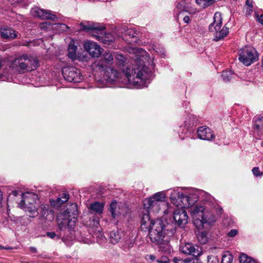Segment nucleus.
Returning a JSON list of instances; mask_svg holds the SVG:
<instances>
[{
	"label": "nucleus",
	"mask_w": 263,
	"mask_h": 263,
	"mask_svg": "<svg viewBox=\"0 0 263 263\" xmlns=\"http://www.w3.org/2000/svg\"><path fill=\"white\" fill-rule=\"evenodd\" d=\"M141 225L143 230L149 231L151 240L158 246L160 251L165 253H171L169 241L164 239L165 225L161 219L151 220L148 211L146 210V213L141 216Z\"/></svg>",
	"instance_id": "f257e3e1"
},
{
	"label": "nucleus",
	"mask_w": 263,
	"mask_h": 263,
	"mask_svg": "<svg viewBox=\"0 0 263 263\" xmlns=\"http://www.w3.org/2000/svg\"><path fill=\"white\" fill-rule=\"evenodd\" d=\"M216 13L214 15V21L210 24L209 30L210 32H213L214 37L213 40L215 41H219L223 39L229 34V28L223 26L221 28L222 22L221 18L216 21Z\"/></svg>",
	"instance_id": "423d86ee"
},
{
	"label": "nucleus",
	"mask_w": 263,
	"mask_h": 263,
	"mask_svg": "<svg viewBox=\"0 0 263 263\" xmlns=\"http://www.w3.org/2000/svg\"><path fill=\"white\" fill-rule=\"evenodd\" d=\"M61 197L63 200V202L65 203L67 202L69 199V194L67 193H64L62 194Z\"/></svg>",
	"instance_id": "79ce46f5"
},
{
	"label": "nucleus",
	"mask_w": 263,
	"mask_h": 263,
	"mask_svg": "<svg viewBox=\"0 0 263 263\" xmlns=\"http://www.w3.org/2000/svg\"><path fill=\"white\" fill-rule=\"evenodd\" d=\"M2 247L0 246V249H2Z\"/></svg>",
	"instance_id": "5fc2aeb1"
},
{
	"label": "nucleus",
	"mask_w": 263,
	"mask_h": 263,
	"mask_svg": "<svg viewBox=\"0 0 263 263\" xmlns=\"http://www.w3.org/2000/svg\"><path fill=\"white\" fill-rule=\"evenodd\" d=\"M40 215L39 217V223L45 226L47 222H51L54 219V212L47 204H42L40 206Z\"/></svg>",
	"instance_id": "9d476101"
},
{
	"label": "nucleus",
	"mask_w": 263,
	"mask_h": 263,
	"mask_svg": "<svg viewBox=\"0 0 263 263\" xmlns=\"http://www.w3.org/2000/svg\"><path fill=\"white\" fill-rule=\"evenodd\" d=\"M31 12L33 16L40 17L42 20L55 21L57 18V16L55 14L51 13L48 10L40 9L39 8H33Z\"/></svg>",
	"instance_id": "dca6fc26"
},
{
	"label": "nucleus",
	"mask_w": 263,
	"mask_h": 263,
	"mask_svg": "<svg viewBox=\"0 0 263 263\" xmlns=\"http://www.w3.org/2000/svg\"><path fill=\"white\" fill-rule=\"evenodd\" d=\"M173 262L175 263H189L190 262V259H183L180 257H175L173 259Z\"/></svg>",
	"instance_id": "e433bc0d"
},
{
	"label": "nucleus",
	"mask_w": 263,
	"mask_h": 263,
	"mask_svg": "<svg viewBox=\"0 0 263 263\" xmlns=\"http://www.w3.org/2000/svg\"><path fill=\"white\" fill-rule=\"evenodd\" d=\"M256 20L257 21L260 23L261 25H263V14H261L260 15H256Z\"/></svg>",
	"instance_id": "37998d69"
},
{
	"label": "nucleus",
	"mask_w": 263,
	"mask_h": 263,
	"mask_svg": "<svg viewBox=\"0 0 263 263\" xmlns=\"http://www.w3.org/2000/svg\"><path fill=\"white\" fill-rule=\"evenodd\" d=\"M239 260L240 263H257L255 260L245 254L240 255Z\"/></svg>",
	"instance_id": "7c9ffc66"
},
{
	"label": "nucleus",
	"mask_w": 263,
	"mask_h": 263,
	"mask_svg": "<svg viewBox=\"0 0 263 263\" xmlns=\"http://www.w3.org/2000/svg\"><path fill=\"white\" fill-rule=\"evenodd\" d=\"M252 171L253 175L256 177L261 176L263 175V173L260 171L259 168L258 167H254Z\"/></svg>",
	"instance_id": "4c0bfd02"
},
{
	"label": "nucleus",
	"mask_w": 263,
	"mask_h": 263,
	"mask_svg": "<svg viewBox=\"0 0 263 263\" xmlns=\"http://www.w3.org/2000/svg\"><path fill=\"white\" fill-rule=\"evenodd\" d=\"M165 196L162 192L156 193L153 196L144 199L143 206L146 209H152L155 206H158L159 203L165 200Z\"/></svg>",
	"instance_id": "9b49d317"
},
{
	"label": "nucleus",
	"mask_w": 263,
	"mask_h": 263,
	"mask_svg": "<svg viewBox=\"0 0 263 263\" xmlns=\"http://www.w3.org/2000/svg\"><path fill=\"white\" fill-rule=\"evenodd\" d=\"M253 129L254 132L258 136L263 135V117L256 115L253 118Z\"/></svg>",
	"instance_id": "412c9836"
},
{
	"label": "nucleus",
	"mask_w": 263,
	"mask_h": 263,
	"mask_svg": "<svg viewBox=\"0 0 263 263\" xmlns=\"http://www.w3.org/2000/svg\"><path fill=\"white\" fill-rule=\"evenodd\" d=\"M197 4L203 7H207L214 3L215 0H195Z\"/></svg>",
	"instance_id": "473e14b6"
},
{
	"label": "nucleus",
	"mask_w": 263,
	"mask_h": 263,
	"mask_svg": "<svg viewBox=\"0 0 263 263\" xmlns=\"http://www.w3.org/2000/svg\"><path fill=\"white\" fill-rule=\"evenodd\" d=\"M157 263H170L169 259L166 256H162L160 259H157Z\"/></svg>",
	"instance_id": "58836bf2"
},
{
	"label": "nucleus",
	"mask_w": 263,
	"mask_h": 263,
	"mask_svg": "<svg viewBox=\"0 0 263 263\" xmlns=\"http://www.w3.org/2000/svg\"><path fill=\"white\" fill-rule=\"evenodd\" d=\"M172 203L178 207L181 208L175 211L173 218L176 223L180 227H183L187 223L188 216L183 207L189 206L192 205L190 202V197L185 196L182 193H172L170 195Z\"/></svg>",
	"instance_id": "7ed1b4c3"
},
{
	"label": "nucleus",
	"mask_w": 263,
	"mask_h": 263,
	"mask_svg": "<svg viewBox=\"0 0 263 263\" xmlns=\"http://www.w3.org/2000/svg\"><path fill=\"white\" fill-rule=\"evenodd\" d=\"M39 65L36 58L30 54H23L11 62L10 67L18 73H22L35 70Z\"/></svg>",
	"instance_id": "39448f33"
},
{
	"label": "nucleus",
	"mask_w": 263,
	"mask_h": 263,
	"mask_svg": "<svg viewBox=\"0 0 263 263\" xmlns=\"http://www.w3.org/2000/svg\"><path fill=\"white\" fill-rule=\"evenodd\" d=\"M61 197H59L57 200H50L51 205L54 207L59 206L64 203Z\"/></svg>",
	"instance_id": "c9c22d12"
},
{
	"label": "nucleus",
	"mask_w": 263,
	"mask_h": 263,
	"mask_svg": "<svg viewBox=\"0 0 263 263\" xmlns=\"http://www.w3.org/2000/svg\"><path fill=\"white\" fill-rule=\"evenodd\" d=\"M235 74L231 70H225L221 74L223 80L226 82H229L234 78Z\"/></svg>",
	"instance_id": "cd10ccee"
},
{
	"label": "nucleus",
	"mask_w": 263,
	"mask_h": 263,
	"mask_svg": "<svg viewBox=\"0 0 263 263\" xmlns=\"http://www.w3.org/2000/svg\"><path fill=\"white\" fill-rule=\"evenodd\" d=\"M124 31L122 32V36L124 40L130 43L133 41H128L129 39H137L138 37V32L135 30V28H126L123 29Z\"/></svg>",
	"instance_id": "5701e85b"
},
{
	"label": "nucleus",
	"mask_w": 263,
	"mask_h": 263,
	"mask_svg": "<svg viewBox=\"0 0 263 263\" xmlns=\"http://www.w3.org/2000/svg\"><path fill=\"white\" fill-rule=\"evenodd\" d=\"M252 10H253V5L252 4H250L249 5V7H247V8H246L247 13L250 14L251 13V12L252 11Z\"/></svg>",
	"instance_id": "c03bdc74"
},
{
	"label": "nucleus",
	"mask_w": 263,
	"mask_h": 263,
	"mask_svg": "<svg viewBox=\"0 0 263 263\" xmlns=\"http://www.w3.org/2000/svg\"><path fill=\"white\" fill-rule=\"evenodd\" d=\"M30 251L32 253H36L37 252V249L36 248L33 247H31L29 248Z\"/></svg>",
	"instance_id": "49530a36"
},
{
	"label": "nucleus",
	"mask_w": 263,
	"mask_h": 263,
	"mask_svg": "<svg viewBox=\"0 0 263 263\" xmlns=\"http://www.w3.org/2000/svg\"><path fill=\"white\" fill-rule=\"evenodd\" d=\"M117 202L115 201H113L110 203L109 212L114 218L118 217L120 215V212L117 209Z\"/></svg>",
	"instance_id": "a878e982"
},
{
	"label": "nucleus",
	"mask_w": 263,
	"mask_h": 263,
	"mask_svg": "<svg viewBox=\"0 0 263 263\" xmlns=\"http://www.w3.org/2000/svg\"><path fill=\"white\" fill-rule=\"evenodd\" d=\"M198 137L204 140H211L215 137L214 134L211 128L206 126H201L197 130Z\"/></svg>",
	"instance_id": "aec40b11"
},
{
	"label": "nucleus",
	"mask_w": 263,
	"mask_h": 263,
	"mask_svg": "<svg viewBox=\"0 0 263 263\" xmlns=\"http://www.w3.org/2000/svg\"><path fill=\"white\" fill-rule=\"evenodd\" d=\"M193 223L198 229H208L215 222V217L202 206H196L192 210Z\"/></svg>",
	"instance_id": "20e7f679"
},
{
	"label": "nucleus",
	"mask_w": 263,
	"mask_h": 263,
	"mask_svg": "<svg viewBox=\"0 0 263 263\" xmlns=\"http://www.w3.org/2000/svg\"><path fill=\"white\" fill-rule=\"evenodd\" d=\"M3 193L2 192L0 191V203L1 202L2 200H3Z\"/></svg>",
	"instance_id": "8fccbe9b"
},
{
	"label": "nucleus",
	"mask_w": 263,
	"mask_h": 263,
	"mask_svg": "<svg viewBox=\"0 0 263 263\" xmlns=\"http://www.w3.org/2000/svg\"><path fill=\"white\" fill-rule=\"evenodd\" d=\"M104 77L106 81L108 83L117 82L120 83L122 82L121 73L118 72L117 70L110 66L105 68V69Z\"/></svg>",
	"instance_id": "4468645a"
},
{
	"label": "nucleus",
	"mask_w": 263,
	"mask_h": 263,
	"mask_svg": "<svg viewBox=\"0 0 263 263\" xmlns=\"http://www.w3.org/2000/svg\"><path fill=\"white\" fill-rule=\"evenodd\" d=\"M176 8L182 11H189V6L184 1H181L179 2L176 5Z\"/></svg>",
	"instance_id": "72a5a7b5"
},
{
	"label": "nucleus",
	"mask_w": 263,
	"mask_h": 263,
	"mask_svg": "<svg viewBox=\"0 0 263 263\" xmlns=\"http://www.w3.org/2000/svg\"><path fill=\"white\" fill-rule=\"evenodd\" d=\"M105 27L101 31H98V34H94L97 39L104 44L110 45L115 41V37L110 33H106Z\"/></svg>",
	"instance_id": "6ab92c4d"
},
{
	"label": "nucleus",
	"mask_w": 263,
	"mask_h": 263,
	"mask_svg": "<svg viewBox=\"0 0 263 263\" xmlns=\"http://www.w3.org/2000/svg\"><path fill=\"white\" fill-rule=\"evenodd\" d=\"M62 74L64 79L69 82L79 83L83 79L80 70L73 67H64Z\"/></svg>",
	"instance_id": "1a4fd4ad"
},
{
	"label": "nucleus",
	"mask_w": 263,
	"mask_h": 263,
	"mask_svg": "<svg viewBox=\"0 0 263 263\" xmlns=\"http://www.w3.org/2000/svg\"><path fill=\"white\" fill-rule=\"evenodd\" d=\"M115 58L116 64L122 69L127 79L126 84L128 83L140 88L146 86V81L151 76V71L147 67L136 69L128 64L125 65V58L121 54H117Z\"/></svg>",
	"instance_id": "f03ea898"
},
{
	"label": "nucleus",
	"mask_w": 263,
	"mask_h": 263,
	"mask_svg": "<svg viewBox=\"0 0 263 263\" xmlns=\"http://www.w3.org/2000/svg\"><path fill=\"white\" fill-rule=\"evenodd\" d=\"M124 236V231L116 229L110 232L109 238L111 243L116 244L119 242H121Z\"/></svg>",
	"instance_id": "4be33fe9"
},
{
	"label": "nucleus",
	"mask_w": 263,
	"mask_h": 263,
	"mask_svg": "<svg viewBox=\"0 0 263 263\" xmlns=\"http://www.w3.org/2000/svg\"><path fill=\"white\" fill-rule=\"evenodd\" d=\"M238 59L243 65L248 66L258 60V54L255 48L246 47L240 50Z\"/></svg>",
	"instance_id": "0eeeda50"
},
{
	"label": "nucleus",
	"mask_w": 263,
	"mask_h": 263,
	"mask_svg": "<svg viewBox=\"0 0 263 263\" xmlns=\"http://www.w3.org/2000/svg\"><path fill=\"white\" fill-rule=\"evenodd\" d=\"M250 4H252V2H250V0H247L246 1V5H247V7H249V5Z\"/></svg>",
	"instance_id": "09e8293b"
},
{
	"label": "nucleus",
	"mask_w": 263,
	"mask_h": 263,
	"mask_svg": "<svg viewBox=\"0 0 263 263\" xmlns=\"http://www.w3.org/2000/svg\"><path fill=\"white\" fill-rule=\"evenodd\" d=\"M77 46L74 45L73 42H71L68 48V56L69 58L73 60L76 58Z\"/></svg>",
	"instance_id": "bb28decb"
},
{
	"label": "nucleus",
	"mask_w": 263,
	"mask_h": 263,
	"mask_svg": "<svg viewBox=\"0 0 263 263\" xmlns=\"http://www.w3.org/2000/svg\"><path fill=\"white\" fill-rule=\"evenodd\" d=\"M84 48L94 58L100 57L103 51V49L97 43L91 41L85 42L84 44Z\"/></svg>",
	"instance_id": "ddd939ff"
},
{
	"label": "nucleus",
	"mask_w": 263,
	"mask_h": 263,
	"mask_svg": "<svg viewBox=\"0 0 263 263\" xmlns=\"http://www.w3.org/2000/svg\"><path fill=\"white\" fill-rule=\"evenodd\" d=\"M149 257V258L151 260H155V259L156 258V257L155 255H149L148 256Z\"/></svg>",
	"instance_id": "de8ad7c7"
},
{
	"label": "nucleus",
	"mask_w": 263,
	"mask_h": 263,
	"mask_svg": "<svg viewBox=\"0 0 263 263\" xmlns=\"http://www.w3.org/2000/svg\"><path fill=\"white\" fill-rule=\"evenodd\" d=\"M46 235L48 237H49L51 239L57 238V239H59L60 238V237L55 234V233L53 232H47L46 233Z\"/></svg>",
	"instance_id": "ea45409f"
},
{
	"label": "nucleus",
	"mask_w": 263,
	"mask_h": 263,
	"mask_svg": "<svg viewBox=\"0 0 263 263\" xmlns=\"http://www.w3.org/2000/svg\"><path fill=\"white\" fill-rule=\"evenodd\" d=\"M23 45H24V46H28L29 45V43H27V44H26V43H24L23 44Z\"/></svg>",
	"instance_id": "3c124183"
},
{
	"label": "nucleus",
	"mask_w": 263,
	"mask_h": 263,
	"mask_svg": "<svg viewBox=\"0 0 263 263\" xmlns=\"http://www.w3.org/2000/svg\"><path fill=\"white\" fill-rule=\"evenodd\" d=\"M123 247L125 249H129L134 246V242L131 238L128 236H124L122 240Z\"/></svg>",
	"instance_id": "c756f323"
},
{
	"label": "nucleus",
	"mask_w": 263,
	"mask_h": 263,
	"mask_svg": "<svg viewBox=\"0 0 263 263\" xmlns=\"http://www.w3.org/2000/svg\"><path fill=\"white\" fill-rule=\"evenodd\" d=\"M2 61L0 60V68L2 67Z\"/></svg>",
	"instance_id": "603ef678"
},
{
	"label": "nucleus",
	"mask_w": 263,
	"mask_h": 263,
	"mask_svg": "<svg viewBox=\"0 0 263 263\" xmlns=\"http://www.w3.org/2000/svg\"><path fill=\"white\" fill-rule=\"evenodd\" d=\"M104 206V203L96 201L90 204L89 209L91 211L100 214L103 212Z\"/></svg>",
	"instance_id": "393cba45"
},
{
	"label": "nucleus",
	"mask_w": 263,
	"mask_h": 263,
	"mask_svg": "<svg viewBox=\"0 0 263 263\" xmlns=\"http://www.w3.org/2000/svg\"><path fill=\"white\" fill-rule=\"evenodd\" d=\"M197 239L201 244H205L208 241L207 232L206 231L199 232L197 234Z\"/></svg>",
	"instance_id": "c85d7f7f"
},
{
	"label": "nucleus",
	"mask_w": 263,
	"mask_h": 263,
	"mask_svg": "<svg viewBox=\"0 0 263 263\" xmlns=\"http://www.w3.org/2000/svg\"><path fill=\"white\" fill-rule=\"evenodd\" d=\"M183 22L185 23L188 24L190 21V18L189 16H184L183 17Z\"/></svg>",
	"instance_id": "a18cd8bd"
},
{
	"label": "nucleus",
	"mask_w": 263,
	"mask_h": 263,
	"mask_svg": "<svg viewBox=\"0 0 263 263\" xmlns=\"http://www.w3.org/2000/svg\"><path fill=\"white\" fill-rule=\"evenodd\" d=\"M17 196H21L22 200L23 197H26L24 194L22 193L21 191L14 190L10 193L8 197V200H10L13 199V197H17Z\"/></svg>",
	"instance_id": "2f4dec72"
},
{
	"label": "nucleus",
	"mask_w": 263,
	"mask_h": 263,
	"mask_svg": "<svg viewBox=\"0 0 263 263\" xmlns=\"http://www.w3.org/2000/svg\"><path fill=\"white\" fill-rule=\"evenodd\" d=\"M261 145L263 147V141L261 143Z\"/></svg>",
	"instance_id": "864d4df0"
},
{
	"label": "nucleus",
	"mask_w": 263,
	"mask_h": 263,
	"mask_svg": "<svg viewBox=\"0 0 263 263\" xmlns=\"http://www.w3.org/2000/svg\"><path fill=\"white\" fill-rule=\"evenodd\" d=\"M1 36L3 39H15L17 37L15 31L10 27H4L0 30Z\"/></svg>",
	"instance_id": "b1692460"
},
{
	"label": "nucleus",
	"mask_w": 263,
	"mask_h": 263,
	"mask_svg": "<svg viewBox=\"0 0 263 263\" xmlns=\"http://www.w3.org/2000/svg\"><path fill=\"white\" fill-rule=\"evenodd\" d=\"M80 26L82 30L86 31H92L93 36L94 34H98V31H101L104 28V26H101L98 23L90 22L81 23Z\"/></svg>",
	"instance_id": "a211bd4d"
},
{
	"label": "nucleus",
	"mask_w": 263,
	"mask_h": 263,
	"mask_svg": "<svg viewBox=\"0 0 263 263\" xmlns=\"http://www.w3.org/2000/svg\"><path fill=\"white\" fill-rule=\"evenodd\" d=\"M114 63V55L110 52H105L103 53L102 59L96 61L95 64L99 70H105L108 67L107 65H112Z\"/></svg>",
	"instance_id": "2eb2a0df"
},
{
	"label": "nucleus",
	"mask_w": 263,
	"mask_h": 263,
	"mask_svg": "<svg viewBox=\"0 0 263 263\" xmlns=\"http://www.w3.org/2000/svg\"><path fill=\"white\" fill-rule=\"evenodd\" d=\"M238 233L236 229H232L228 233V236L230 237H233L235 236Z\"/></svg>",
	"instance_id": "a19ab883"
},
{
	"label": "nucleus",
	"mask_w": 263,
	"mask_h": 263,
	"mask_svg": "<svg viewBox=\"0 0 263 263\" xmlns=\"http://www.w3.org/2000/svg\"><path fill=\"white\" fill-rule=\"evenodd\" d=\"M65 215L62 214L59 215L58 216V224L59 228L61 231L65 229H68L70 230L74 226L77 219L74 217L73 218V220L69 219H67Z\"/></svg>",
	"instance_id": "f3484780"
},
{
	"label": "nucleus",
	"mask_w": 263,
	"mask_h": 263,
	"mask_svg": "<svg viewBox=\"0 0 263 263\" xmlns=\"http://www.w3.org/2000/svg\"><path fill=\"white\" fill-rule=\"evenodd\" d=\"M233 257L229 252L222 256L221 263H232Z\"/></svg>",
	"instance_id": "f704fd0d"
},
{
	"label": "nucleus",
	"mask_w": 263,
	"mask_h": 263,
	"mask_svg": "<svg viewBox=\"0 0 263 263\" xmlns=\"http://www.w3.org/2000/svg\"><path fill=\"white\" fill-rule=\"evenodd\" d=\"M35 201L28 196L23 197L18 203V207L25 212H28L30 217H35L38 215L37 209L35 206Z\"/></svg>",
	"instance_id": "6e6552de"
},
{
	"label": "nucleus",
	"mask_w": 263,
	"mask_h": 263,
	"mask_svg": "<svg viewBox=\"0 0 263 263\" xmlns=\"http://www.w3.org/2000/svg\"><path fill=\"white\" fill-rule=\"evenodd\" d=\"M180 251L186 255H190L194 257H198L202 253L201 248L192 243H185L180 246Z\"/></svg>",
	"instance_id": "f8f14e48"
}]
</instances>
